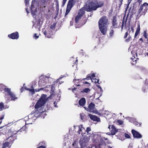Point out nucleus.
I'll use <instances>...</instances> for the list:
<instances>
[{
	"label": "nucleus",
	"instance_id": "obj_1",
	"mask_svg": "<svg viewBox=\"0 0 148 148\" xmlns=\"http://www.w3.org/2000/svg\"><path fill=\"white\" fill-rule=\"evenodd\" d=\"M104 5V2L99 0H87L84 7L79 11L77 15L82 16L85 13V10L88 12L95 11L97 8H101Z\"/></svg>",
	"mask_w": 148,
	"mask_h": 148
},
{
	"label": "nucleus",
	"instance_id": "obj_2",
	"mask_svg": "<svg viewBox=\"0 0 148 148\" xmlns=\"http://www.w3.org/2000/svg\"><path fill=\"white\" fill-rule=\"evenodd\" d=\"M109 24L108 19L107 16H103L99 19L98 22L99 29L103 35H105L106 34L107 26Z\"/></svg>",
	"mask_w": 148,
	"mask_h": 148
},
{
	"label": "nucleus",
	"instance_id": "obj_3",
	"mask_svg": "<svg viewBox=\"0 0 148 148\" xmlns=\"http://www.w3.org/2000/svg\"><path fill=\"white\" fill-rule=\"evenodd\" d=\"M46 95H42L40 98L36 102L35 106V109H38L43 106L46 102Z\"/></svg>",
	"mask_w": 148,
	"mask_h": 148
},
{
	"label": "nucleus",
	"instance_id": "obj_4",
	"mask_svg": "<svg viewBox=\"0 0 148 148\" xmlns=\"http://www.w3.org/2000/svg\"><path fill=\"white\" fill-rule=\"evenodd\" d=\"M145 4H146V3H143L141 5L138 11V14L140 16L142 15L144 16L147 11L148 7L145 6Z\"/></svg>",
	"mask_w": 148,
	"mask_h": 148
},
{
	"label": "nucleus",
	"instance_id": "obj_5",
	"mask_svg": "<svg viewBox=\"0 0 148 148\" xmlns=\"http://www.w3.org/2000/svg\"><path fill=\"white\" fill-rule=\"evenodd\" d=\"M5 92H6L8 95L10 96L11 98V100L15 101L18 99V97L16 96L15 95L14 93L11 91L10 88H5Z\"/></svg>",
	"mask_w": 148,
	"mask_h": 148
},
{
	"label": "nucleus",
	"instance_id": "obj_6",
	"mask_svg": "<svg viewBox=\"0 0 148 148\" xmlns=\"http://www.w3.org/2000/svg\"><path fill=\"white\" fill-rule=\"evenodd\" d=\"M23 128V127L21 128L18 131L13 130L12 129H10L9 130L8 133V134L9 137L8 138V140H11L13 139V137L15 134H16L18 132H21Z\"/></svg>",
	"mask_w": 148,
	"mask_h": 148
},
{
	"label": "nucleus",
	"instance_id": "obj_7",
	"mask_svg": "<svg viewBox=\"0 0 148 148\" xmlns=\"http://www.w3.org/2000/svg\"><path fill=\"white\" fill-rule=\"evenodd\" d=\"M74 0H69L67 6L66 13L64 16L65 17L70 12L71 8L73 7V5Z\"/></svg>",
	"mask_w": 148,
	"mask_h": 148
},
{
	"label": "nucleus",
	"instance_id": "obj_8",
	"mask_svg": "<svg viewBox=\"0 0 148 148\" xmlns=\"http://www.w3.org/2000/svg\"><path fill=\"white\" fill-rule=\"evenodd\" d=\"M51 79L50 77H48L47 76H45L43 77V79H40L38 82V85L39 86L42 85L43 86H45L49 79Z\"/></svg>",
	"mask_w": 148,
	"mask_h": 148
},
{
	"label": "nucleus",
	"instance_id": "obj_9",
	"mask_svg": "<svg viewBox=\"0 0 148 148\" xmlns=\"http://www.w3.org/2000/svg\"><path fill=\"white\" fill-rule=\"evenodd\" d=\"M84 108L85 109H86L87 111L90 112H94L95 108V104L92 102H91L89 104L88 108Z\"/></svg>",
	"mask_w": 148,
	"mask_h": 148
},
{
	"label": "nucleus",
	"instance_id": "obj_10",
	"mask_svg": "<svg viewBox=\"0 0 148 148\" xmlns=\"http://www.w3.org/2000/svg\"><path fill=\"white\" fill-rule=\"evenodd\" d=\"M8 36L12 39H17L19 37V34L18 32H16L8 35Z\"/></svg>",
	"mask_w": 148,
	"mask_h": 148
},
{
	"label": "nucleus",
	"instance_id": "obj_11",
	"mask_svg": "<svg viewBox=\"0 0 148 148\" xmlns=\"http://www.w3.org/2000/svg\"><path fill=\"white\" fill-rule=\"evenodd\" d=\"M79 128L78 131V134H81L80 132H82L81 134L82 136H83L85 134V132L88 133V132L91 131V129L89 127H87L86 130H85L84 128L82 127V125L81 126V127L80 128Z\"/></svg>",
	"mask_w": 148,
	"mask_h": 148
},
{
	"label": "nucleus",
	"instance_id": "obj_12",
	"mask_svg": "<svg viewBox=\"0 0 148 148\" xmlns=\"http://www.w3.org/2000/svg\"><path fill=\"white\" fill-rule=\"evenodd\" d=\"M111 125H109L108 128L109 129L110 132L111 134L112 135H114L118 131V130L115 127L114 125H112L110 128Z\"/></svg>",
	"mask_w": 148,
	"mask_h": 148
},
{
	"label": "nucleus",
	"instance_id": "obj_13",
	"mask_svg": "<svg viewBox=\"0 0 148 148\" xmlns=\"http://www.w3.org/2000/svg\"><path fill=\"white\" fill-rule=\"evenodd\" d=\"M112 26L114 28H117L118 26V23L117 22V18L115 16H114L112 19Z\"/></svg>",
	"mask_w": 148,
	"mask_h": 148
},
{
	"label": "nucleus",
	"instance_id": "obj_14",
	"mask_svg": "<svg viewBox=\"0 0 148 148\" xmlns=\"http://www.w3.org/2000/svg\"><path fill=\"white\" fill-rule=\"evenodd\" d=\"M132 133L134 138H140L142 137V136L140 134L134 130H132Z\"/></svg>",
	"mask_w": 148,
	"mask_h": 148
},
{
	"label": "nucleus",
	"instance_id": "obj_15",
	"mask_svg": "<svg viewBox=\"0 0 148 148\" xmlns=\"http://www.w3.org/2000/svg\"><path fill=\"white\" fill-rule=\"evenodd\" d=\"M43 33L45 36L48 38H51L52 34V31L49 29L45 30Z\"/></svg>",
	"mask_w": 148,
	"mask_h": 148
},
{
	"label": "nucleus",
	"instance_id": "obj_16",
	"mask_svg": "<svg viewBox=\"0 0 148 148\" xmlns=\"http://www.w3.org/2000/svg\"><path fill=\"white\" fill-rule=\"evenodd\" d=\"M35 0H33L32 2L31 5V10L32 13H33L34 12H35L37 11L36 8L34 10H34L35 8Z\"/></svg>",
	"mask_w": 148,
	"mask_h": 148
},
{
	"label": "nucleus",
	"instance_id": "obj_17",
	"mask_svg": "<svg viewBox=\"0 0 148 148\" xmlns=\"http://www.w3.org/2000/svg\"><path fill=\"white\" fill-rule=\"evenodd\" d=\"M86 100L84 98H82L79 101V105L82 106H83L85 104Z\"/></svg>",
	"mask_w": 148,
	"mask_h": 148
},
{
	"label": "nucleus",
	"instance_id": "obj_18",
	"mask_svg": "<svg viewBox=\"0 0 148 148\" xmlns=\"http://www.w3.org/2000/svg\"><path fill=\"white\" fill-rule=\"evenodd\" d=\"M90 119L94 121L99 122L100 121V119L97 116L90 114Z\"/></svg>",
	"mask_w": 148,
	"mask_h": 148
},
{
	"label": "nucleus",
	"instance_id": "obj_19",
	"mask_svg": "<svg viewBox=\"0 0 148 148\" xmlns=\"http://www.w3.org/2000/svg\"><path fill=\"white\" fill-rule=\"evenodd\" d=\"M95 73H93L92 74H90L87 75L86 78H84L83 79L89 80L90 79H92L93 78L95 77Z\"/></svg>",
	"mask_w": 148,
	"mask_h": 148
},
{
	"label": "nucleus",
	"instance_id": "obj_20",
	"mask_svg": "<svg viewBox=\"0 0 148 148\" xmlns=\"http://www.w3.org/2000/svg\"><path fill=\"white\" fill-rule=\"evenodd\" d=\"M16 139V138H13V139H12V140H10V141L9 142H6L5 143H4L3 144V147H7L10 144V143L11 144L12 143L13 141L14 140V139Z\"/></svg>",
	"mask_w": 148,
	"mask_h": 148
},
{
	"label": "nucleus",
	"instance_id": "obj_21",
	"mask_svg": "<svg viewBox=\"0 0 148 148\" xmlns=\"http://www.w3.org/2000/svg\"><path fill=\"white\" fill-rule=\"evenodd\" d=\"M140 24L138 25L137 27L136 28V29L135 32V33L134 35L135 38H136L137 35L139 33L140 31Z\"/></svg>",
	"mask_w": 148,
	"mask_h": 148
},
{
	"label": "nucleus",
	"instance_id": "obj_22",
	"mask_svg": "<svg viewBox=\"0 0 148 148\" xmlns=\"http://www.w3.org/2000/svg\"><path fill=\"white\" fill-rule=\"evenodd\" d=\"M128 16H127L126 18V19L125 21V16H124L123 17V20H122V25H121V28L122 29L124 25L125 24V26H126V23L127 21V18Z\"/></svg>",
	"mask_w": 148,
	"mask_h": 148
},
{
	"label": "nucleus",
	"instance_id": "obj_23",
	"mask_svg": "<svg viewBox=\"0 0 148 148\" xmlns=\"http://www.w3.org/2000/svg\"><path fill=\"white\" fill-rule=\"evenodd\" d=\"M43 89V88H40V89H35V90L34 89H30V88H28L27 89V90H29L30 92H31L33 93H34L35 92H38L40 91V90H42Z\"/></svg>",
	"mask_w": 148,
	"mask_h": 148
},
{
	"label": "nucleus",
	"instance_id": "obj_24",
	"mask_svg": "<svg viewBox=\"0 0 148 148\" xmlns=\"http://www.w3.org/2000/svg\"><path fill=\"white\" fill-rule=\"evenodd\" d=\"M147 30L144 31L143 32V36L146 39H147V44H148V34L147 33Z\"/></svg>",
	"mask_w": 148,
	"mask_h": 148
},
{
	"label": "nucleus",
	"instance_id": "obj_25",
	"mask_svg": "<svg viewBox=\"0 0 148 148\" xmlns=\"http://www.w3.org/2000/svg\"><path fill=\"white\" fill-rule=\"evenodd\" d=\"M82 17L78 15L76 16L75 18V22L76 23H78L79 20Z\"/></svg>",
	"mask_w": 148,
	"mask_h": 148
},
{
	"label": "nucleus",
	"instance_id": "obj_26",
	"mask_svg": "<svg viewBox=\"0 0 148 148\" xmlns=\"http://www.w3.org/2000/svg\"><path fill=\"white\" fill-rule=\"evenodd\" d=\"M5 86L4 85L2 84H0V91H2L4 90L5 91V88H7L5 87Z\"/></svg>",
	"mask_w": 148,
	"mask_h": 148
},
{
	"label": "nucleus",
	"instance_id": "obj_27",
	"mask_svg": "<svg viewBox=\"0 0 148 148\" xmlns=\"http://www.w3.org/2000/svg\"><path fill=\"white\" fill-rule=\"evenodd\" d=\"M90 91V89L89 88H86L83 89L82 91V92L88 93Z\"/></svg>",
	"mask_w": 148,
	"mask_h": 148
},
{
	"label": "nucleus",
	"instance_id": "obj_28",
	"mask_svg": "<svg viewBox=\"0 0 148 148\" xmlns=\"http://www.w3.org/2000/svg\"><path fill=\"white\" fill-rule=\"evenodd\" d=\"M5 109L4 108V106L3 103L2 102L0 103V110L1 111L3 110V109Z\"/></svg>",
	"mask_w": 148,
	"mask_h": 148
},
{
	"label": "nucleus",
	"instance_id": "obj_29",
	"mask_svg": "<svg viewBox=\"0 0 148 148\" xmlns=\"http://www.w3.org/2000/svg\"><path fill=\"white\" fill-rule=\"evenodd\" d=\"M131 59L133 61L131 62V64L132 65H134L136 63V60H135V57H134V58H132Z\"/></svg>",
	"mask_w": 148,
	"mask_h": 148
},
{
	"label": "nucleus",
	"instance_id": "obj_30",
	"mask_svg": "<svg viewBox=\"0 0 148 148\" xmlns=\"http://www.w3.org/2000/svg\"><path fill=\"white\" fill-rule=\"evenodd\" d=\"M114 30L113 29H112L109 33V36L110 37H112L114 35Z\"/></svg>",
	"mask_w": 148,
	"mask_h": 148
},
{
	"label": "nucleus",
	"instance_id": "obj_31",
	"mask_svg": "<svg viewBox=\"0 0 148 148\" xmlns=\"http://www.w3.org/2000/svg\"><path fill=\"white\" fill-rule=\"evenodd\" d=\"M56 23L54 22L53 23V25H52L50 26V28L51 29H54L56 27Z\"/></svg>",
	"mask_w": 148,
	"mask_h": 148
},
{
	"label": "nucleus",
	"instance_id": "obj_32",
	"mask_svg": "<svg viewBox=\"0 0 148 148\" xmlns=\"http://www.w3.org/2000/svg\"><path fill=\"white\" fill-rule=\"evenodd\" d=\"M131 36L129 35L128 38L125 40V41L126 42H129L130 40H131Z\"/></svg>",
	"mask_w": 148,
	"mask_h": 148
},
{
	"label": "nucleus",
	"instance_id": "obj_33",
	"mask_svg": "<svg viewBox=\"0 0 148 148\" xmlns=\"http://www.w3.org/2000/svg\"><path fill=\"white\" fill-rule=\"evenodd\" d=\"M80 117L81 119L82 120H84V117L85 116V114H83V113H82V114L80 113Z\"/></svg>",
	"mask_w": 148,
	"mask_h": 148
},
{
	"label": "nucleus",
	"instance_id": "obj_34",
	"mask_svg": "<svg viewBox=\"0 0 148 148\" xmlns=\"http://www.w3.org/2000/svg\"><path fill=\"white\" fill-rule=\"evenodd\" d=\"M134 124L136 126H139L140 125V124L138 122L136 121L134 122Z\"/></svg>",
	"mask_w": 148,
	"mask_h": 148
},
{
	"label": "nucleus",
	"instance_id": "obj_35",
	"mask_svg": "<svg viewBox=\"0 0 148 148\" xmlns=\"http://www.w3.org/2000/svg\"><path fill=\"white\" fill-rule=\"evenodd\" d=\"M125 136V138H130V135L127 133H125L124 134Z\"/></svg>",
	"mask_w": 148,
	"mask_h": 148
},
{
	"label": "nucleus",
	"instance_id": "obj_36",
	"mask_svg": "<svg viewBox=\"0 0 148 148\" xmlns=\"http://www.w3.org/2000/svg\"><path fill=\"white\" fill-rule=\"evenodd\" d=\"M47 0H45L42 3H43V4L42 5V6L44 8L46 7V3H47Z\"/></svg>",
	"mask_w": 148,
	"mask_h": 148
},
{
	"label": "nucleus",
	"instance_id": "obj_37",
	"mask_svg": "<svg viewBox=\"0 0 148 148\" xmlns=\"http://www.w3.org/2000/svg\"><path fill=\"white\" fill-rule=\"evenodd\" d=\"M45 143L44 141H42L39 143V145H41V146H45Z\"/></svg>",
	"mask_w": 148,
	"mask_h": 148
},
{
	"label": "nucleus",
	"instance_id": "obj_38",
	"mask_svg": "<svg viewBox=\"0 0 148 148\" xmlns=\"http://www.w3.org/2000/svg\"><path fill=\"white\" fill-rule=\"evenodd\" d=\"M39 36L38 35H37V34H34L33 37L35 39H37L39 38Z\"/></svg>",
	"mask_w": 148,
	"mask_h": 148
},
{
	"label": "nucleus",
	"instance_id": "obj_39",
	"mask_svg": "<svg viewBox=\"0 0 148 148\" xmlns=\"http://www.w3.org/2000/svg\"><path fill=\"white\" fill-rule=\"evenodd\" d=\"M117 122L120 125H122L123 123V122L121 120H118Z\"/></svg>",
	"mask_w": 148,
	"mask_h": 148
},
{
	"label": "nucleus",
	"instance_id": "obj_40",
	"mask_svg": "<svg viewBox=\"0 0 148 148\" xmlns=\"http://www.w3.org/2000/svg\"><path fill=\"white\" fill-rule=\"evenodd\" d=\"M101 145H102L101 144L97 145L95 146V148H101Z\"/></svg>",
	"mask_w": 148,
	"mask_h": 148
},
{
	"label": "nucleus",
	"instance_id": "obj_41",
	"mask_svg": "<svg viewBox=\"0 0 148 148\" xmlns=\"http://www.w3.org/2000/svg\"><path fill=\"white\" fill-rule=\"evenodd\" d=\"M93 80H95L94 82L95 83H98L99 84V79H97L95 78V79H93Z\"/></svg>",
	"mask_w": 148,
	"mask_h": 148
},
{
	"label": "nucleus",
	"instance_id": "obj_42",
	"mask_svg": "<svg viewBox=\"0 0 148 148\" xmlns=\"http://www.w3.org/2000/svg\"><path fill=\"white\" fill-rule=\"evenodd\" d=\"M24 85H25V84H24L23 86L21 87V88L20 89V91H21V93L22 92H23L24 90V89H25L24 88Z\"/></svg>",
	"mask_w": 148,
	"mask_h": 148
},
{
	"label": "nucleus",
	"instance_id": "obj_43",
	"mask_svg": "<svg viewBox=\"0 0 148 148\" xmlns=\"http://www.w3.org/2000/svg\"><path fill=\"white\" fill-rule=\"evenodd\" d=\"M128 35V32H126L125 33V35L123 37L124 38V39L126 38L127 37Z\"/></svg>",
	"mask_w": 148,
	"mask_h": 148
},
{
	"label": "nucleus",
	"instance_id": "obj_44",
	"mask_svg": "<svg viewBox=\"0 0 148 148\" xmlns=\"http://www.w3.org/2000/svg\"><path fill=\"white\" fill-rule=\"evenodd\" d=\"M123 1V0H119V7H120L121 5L122 4V2Z\"/></svg>",
	"mask_w": 148,
	"mask_h": 148
},
{
	"label": "nucleus",
	"instance_id": "obj_45",
	"mask_svg": "<svg viewBox=\"0 0 148 148\" xmlns=\"http://www.w3.org/2000/svg\"><path fill=\"white\" fill-rule=\"evenodd\" d=\"M56 4V7H59V4L58 2V0H56L55 1Z\"/></svg>",
	"mask_w": 148,
	"mask_h": 148
},
{
	"label": "nucleus",
	"instance_id": "obj_46",
	"mask_svg": "<svg viewBox=\"0 0 148 148\" xmlns=\"http://www.w3.org/2000/svg\"><path fill=\"white\" fill-rule=\"evenodd\" d=\"M67 0H63L62 2V5L64 6L66 1Z\"/></svg>",
	"mask_w": 148,
	"mask_h": 148
},
{
	"label": "nucleus",
	"instance_id": "obj_47",
	"mask_svg": "<svg viewBox=\"0 0 148 148\" xmlns=\"http://www.w3.org/2000/svg\"><path fill=\"white\" fill-rule=\"evenodd\" d=\"M109 113H110V112L109 111H104V113H105V115H106V114L108 115Z\"/></svg>",
	"mask_w": 148,
	"mask_h": 148
},
{
	"label": "nucleus",
	"instance_id": "obj_48",
	"mask_svg": "<svg viewBox=\"0 0 148 148\" xmlns=\"http://www.w3.org/2000/svg\"><path fill=\"white\" fill-rule=\"evenodd\" d=\"M37 148H46V146H40Z\"/></svg>",
	"mask_w": 148,
	"mask_h": 148
},
{
	"label": "nucleus",
	"instance_id": "obj_49",
	"mask_svg": "<svg viewBox=\"0 0 148 148\" xmlns=\"http://www.w3.org/2000/svg\"><path fill=\"white\" fill-rule=\"evenodd\" d=\"M25 4H27L29 3V1L28 0H25Z\"/></svg>",
	"mask_w": 148,
	"mask_h": 148
},
{
	"label": "nucleus",
	"instance_id": "obj_50",
	"mask_svg": "<svg viewBox=\"0 0 148 148\" xmlns=\"http://www.w3.org/2000/svg\"><path fill=\"white\" fill-rule=\"evenodd\" d=\"M145 86H147L148 88V83L145 82Z\"/></svg>",
	"mask_w": 148,
	"mask_h": 148
},
{
	"label": "nucleus",
	"instance_id": "obj_51",
	"mask_svg": "<svg viewBox=\"0 0 148 148\" xmlns=\"http://www.w3.org/2000/svg\"><path fill=\"white\" fill-rule=\"evenodd\" d=\"M139 40L141 41L142 42H143V41L142 38H140L139 39Z\"/></svg>",
	"mask_w": 148,
	"mask_h": 148
},
{
	"label": "nucleus",
	"instance_id": "obj_52",
	"mask_svg": "<svg viewBox=\"0 0 148 148\" xmlns=\"http://www.w3.org/2000/svg\"><path fill=\"white\" fill-rule=\"evenodd\" d=\"M144 3H146V4H145V6H146L147 7V6H148V3L146 2Z\"/></svg>",
	"mask_w": 148,
	"mask_h": 148
},
{
	"label": "nucleus",
	"instance_id": "obj_53",
	"mask_svg": "<svg viewBox=\"0 0 148 148\" xmlns=\"http://www.w3.org/2000/svg\"><path fill=\"white\" fill-rule=\"evenodd\" d=\"M97 87L98 88H100V89H101V87L100 86V85H97Z\"/></svg>",
	"mask_w": 148,
	"mask_h": 148
},
{
	"label": "nucleus",
	"instance_id": "obj_54",
	"mask_svg": "<svg viewBox=\"0 0 148 148\" xmlns=\"http://www.w3.org/2000/svg\"><path fill=\"white\" fill-rule=\"evenodd\" d=\"M3 116L2 117L0 118V121H2L1 120L2 119H3Z\"/></svg>",
	"mask_w": 148,
	"mask_h": 148
},
{
	"label": "nucleus",
	"instance_id": "obj_55",
	"mask_svg": "<svg viewBox=\"0 0 148 148\" xmlns=\"http://www.w3.org/2000/svg\"><path fill=\"white\" fill-rule=\"evenodd\" d=\"M83 83L85 84H88L89 83L87 82H83Z\"/></svg>",
	"mask_w": 148,
	"mask_h": 148
},
{
	"label": "nucleus",
	"instance_id": "obj_56",
	"mask_svg": "<svg viewBox=\"0 0 148 148\" xmlns=\"http://www.w3.org/2000/svg\"><path fill=\"white\" fill-rule=\"evenodd\" d=\"M142 1V0H138V1L139 3L141 2Z\"/></svg>",
	"mask_w": 148,
	"mask_h": 148
},
{
	"label": "nucleus",
	"instance_id": "obj_57",
	"mask_svg": "<svg viewBox=\"0 0 148 148\" xmlns=\"http://www.w3.org/2000/svg\"><path fill=\"white\" fill-rule=\"evenodd\" d=\"M24 89L26 90H27V89L28 88H27L26 87H24Z\"/></svg>",
	"mask_w": 148,
	"mask_h": 148
},
{
	"label": "nucleus",
	"instance_id": "obj_58",
	"mask_svg": "<svg viewBox=\"0 0 148 148\" xmlns=\"http://www.w3.org/2000/svg\"><path fill=\"white\" fill-rule=\"evenodd\" d=\"M33 88V86L32 85V86H31V88Z\"/></svg>",
	"mask_w": 148,
	"mask_h": 148
},
{
	"label": "nucleus",
	"instance_id": "obj_59",
	"mask_svg": "<svg viewBox=\"0 0 148 148\" xmlns=\"http://www.w3.org/2000/svg\"><path fill=\"white\" fill-rule=\"evenodd\" d=\"M1 122H2V121H0V124H1Z\"/></svg>",
	"mask_w": 148,
	"mask_h": 148
},
{
	"label": "nucleus",
	"instance_id": "obj_60",
	"mask_svg": "<svg viewBox=\"0 0 148 148\" xmlns=\"http://www.w3.org/2000/svg\"><path fill=\"white\" fill-rule=\"evenodd\" d=\"M77 61H78V60H77H77H76V62H77Z\"/></svg>",
	"mask_w": 148,
	"mask_h": 148
},
{
	"label": "nucleus",
	"instance_id": "obj_61",
	"mask_svg": "<svg viewBox=\"0 0 148 148\" xmlns=\"http://www.w3.org/2000/svg\"><path fill=\"white\" fill-rule=\"evenodd\" d=\"M75 89H76V88H74L73 89V90H75Z\"/></svg>",
	"mask_w": 148,
	"mask_h": 148
},
{
	"label": "nucleus",
	"instance_id": "obj_62",
	"mask_svg": "<svg viewBox=\"0 0 148 148\" xmlns=\"http://www.w3.org/2000/svg\"><path fill=\"white\" fill-rule=\"evenodd\" d=\"M145 90H144L143 92H145Z\"/></svg>",
	"mask_w": 148,
	"mask_h": 148
},
{
	"label": "nucleus",
	"instance_id": "obj_63",
	"mask_svg": "<svg viewBox=\"0 0 148 148\" xmlns=\"http://www.w3.org/2000/svg\"><path fill=\"white\" fill-rule=\"evenodd\" d=\"M26 11H27V13H28V11H27V9L26 10Z\"/></svg>",
	"mask_w": 148,
	"mask_h": 148
},
{
	"label": "nucleus",
	"instance_id": "obj_64",
	"mask_svg": "<svg viewBox=\"0 0 148 148\" xmlns=\"http://www.w3.org/2000/svg\"><path fill=\"white\" fill-rule=\"evenodd\" d=\"M147 146H148V143L147 144Z\"/></svg>",
	"mask_w": 148,
	"mask_h": 148
}]
</instances>
